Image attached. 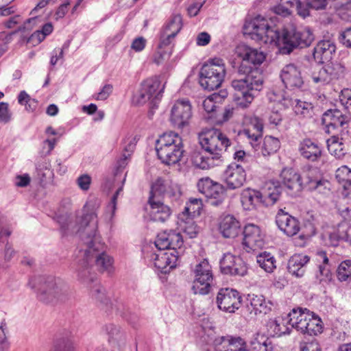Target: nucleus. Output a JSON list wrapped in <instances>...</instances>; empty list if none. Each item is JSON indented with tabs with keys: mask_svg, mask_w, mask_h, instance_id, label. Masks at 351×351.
Masks as SVG:
<instances>
[{
	"mask_svg": "<svg viewBox=\"0 0 351 351\" xmlns=\"http://www.w3.org/2000/svg\"><path fill=\"white\" fill-rule=\"evenodd\" d=\"M58 223L64 234L76 233L86 245V249L80 252L76 271L79 280L84 283L93 282L95 274L91 271L93 263L100 271L107 269L112 265L111 258L104 252V245L97 233V219L95 211L86 213L73 226L70 217L66 215L58 217Z\"/></svg>",
	"mask_w": 351,
	"mask_h": 351,
	"instance_id": "nucleus-1",
	"label": "nucleus"
},
{
	"mask_svg": "<svg viewBox=\"0 0 351 351\" xmlns=\"http://www.w3.org/2000/svg\"><path fill=\"white\" fill-rule=\"evenodd\" d=\"M243 30L244 34L252 40L278 46L282 54H289L296 47H308L313 40V34L308 30L300 32L292 26L286 27L280 32L275 26H271L266 19L260 16L246 21Z\"/></svg>",
	"mask_w": 351,
	"mask_h": 351,
	"instance_id": "nucleus-2",
	"label": "nucleus"
},
{
	"mask_svg": "<svg viewBox=\"0 0 351 351\" xmlns=\"http://www.w3.org/2000/svg\"><path fill=\"white\" fill-rule=\"evenodd\" d=\"M199 141L202 149L208 156L197 154L194 162L201 169L213 166L215 160H219L224 151L230 145V140L226 135L216 129H208L199 134Z\"/></svg>",
	"mask_w": 351,
	"mask_h": 351,
	"instance_id": "nucleus-3",
	"label": "nucleus"
},
{
	"mask_svg": "<svg viewBox=\"0 0 351 351\" xmlns=\"http://www.w3.org/2000/svg\"><path fill=\"white\" fill-rule=\"evenodd\" d=\"M243 75V77L233 80L232 86L237 91L234 94L237 104L245 108L254 99V91H259L261 89L263 78L261 70L246 72Z\"/></svg>",
	"mask_w": 351,
	"mask_h": 351,
	"instance_id": "nucleus-4",
	"label": "nucleus"
},
{
	"mask_svg": "<svg viewBox=\"0 0 351 351\" xmlns=\"http://www.w3.org/2000/svg\"><path fill=\"white\" fill-rule=\"evenodd\" d=\"M158 158L165 165H175L181 160L184 152L182 137L174 132H165L156 142Z\"/></svg>",
	"mask_w": 351,
	"mask_h": 351,
	"instance_id": "nucleus-5",
	"label": "nucleus"
},
{
	"mask_svg": "<svg viewBox=\"0 0 351 351\" xmlns=\"http://www.w3.org/2000/svg\"><path fill=\"white\" fill-rule=\"evenodd\" d=\"M282 187L274 182L267 184L264 194L250 188L245 189L241 194V202L244 209L251 210L260 204L267 206L274 205L280 198Z\"/></svg>",
	"mask_w": 351,
	"mask_h": 351,
	"instance_id": "nucleus-6",
	"label": "nucleus"
},
{
	"mask_svg": "<svg viewBox=\"0 0 351 351\" xmlns=\"http://www.w3.org/2000/svg\"><path fill=\"white\" fill-rule=\"evenodd\" d=\"M71 295L68 286L60 279L47 277L41 278L39 280L37 295L45 303L64 302Z\"/></svg>",
	"mask_w": 351,
	"mask_h": 351,
	"instance_id": "nucleus-7",
	"label": "nucleus"
},
{
	"mask_svg": "<svg viewBox=\"0 0 351 351\" xmlns=\"http://www.w3.org/2000/svg\"><path fill=\"white\" fill-rule=\"evenodd\" d=\"M226 76L225 64L221 59H213L204 64L199 72V84L208 90L219 88Z\"/></svg>",
	"mask_w": 351,
	"mask_h": 351,
	"instance_id": "nucleus-8",
	"label": "nucleus"
},
{
	"mask_svg": "<svg viewBox=\"0 0 351 351\" xmlns=\"http://www.w3.org/2000/svg\"><path fill=\"white\" fill-rule=\"evenodd\" d=\"M236 55L242 61L239 67V73L245 74L252 71L261 70L258 68L265 59V55L261 51L252 48L245 44H240L235 49Z\"/></svg>",
	"mask_w": 351,
	"mask_h": 351,
	"instance_id": "nucleus-9",
	"label": "nucleus"
},
{
	"mask_svg": "<svg viewBox=\"0 0 351 351\" xmlns=\"http://www.w3.org/2000/svg\"><path fill=\"white\" fill-rule=\"evenodd\" d=\"M192 290L195 294L206 295L210 292L213 281L211 266L207 260L196 265Z\"/></svg>",
	"mask_w": 351,
	"mask_h": 351,
	"instance_id": "nucleus-10",
	"label": "nucleus"
},
{
	"mask_svg": "<svg viewBox=\"0 0 351 351\" xmlns=\"http://www.w3.org/2000/svg\"><path fill=\"white\" fill-rule=\"evenodd\" d=\"M197 187L206 197L208 204L214 207H221L223 205L226 195L222 184L207 178L201 179L197 183Z\"/></svg>",
	"mask_w": 351,
	"mask_h": 351,
	"instance_id": "nucleus-11",
	"label": "nucleus"
},
{
	"mask_svg": "<svg viewBox=\"0 0 351 351\" xmlns=\"http://www.w3.org/2000/svg\"><path fill=\"white\" fill-rule=\"evenodd\" d=\"M192 117V106L188 99L177 100L171 110V121L179 128L188 125Z\"/></svg>",
	"mask_w": 351,
	"mask_h": 351,
	"instance_id": "nucleus-12",
	"label": "nucleus"
},
{
	"mask_svg": "<svg viewBox=\"0 0 351 351\" xmlns=\"http://www.w3.org/2000/svg\"><path fill=\"white\" fill-rule=\"evenodd\" d=\"M218 308L228 313H234L241 305L240 293L233 289H221L217 296Z\"/></svg>",
	"mask_w": 351,
	"mask_h": 351,
	"instance_id": "nucleus-13",
	"label": "nucleus"
},
{
	"mask_svg": "<svg viewBox=\"0 0 351 351\" xmlns=\"http://www.w3.org/2000/svg\"><path fill=\"white\" fill-rule=\"evenodd\" d=\"M160 82L159 78L147 79L141 84V87L136 96V101L138 104H143L149 100H158L162 96V87L158 90Z\"/></svg>",
	"mask_w": 351,
	"mask_h": 351,
	"instance_id": "nucleus-14",
	"label": "nucleus"
},
{
	"mask_svg": "<svg viewBox=\"0 0 351 351\" xmlns=\"http://www.w3.org/2000/svg\"><path fill=\"white\" fill-rule=\"evenodd\" d=\"M182 244L183 240L181 234L175 231H165L159 233L155 241V245L160 251L165 250H173L174 252L182 251Z\"/></svg>",
	"mask_w": 351,
	"mask_h": 351,
	"instance_id": "nucleus-15",
	"label": "nucleus"
},
{
	"mask_svg": "<svg viewBox=\"0 0 351 351\" xmlns=\"http://www.w3.org/2000/svg\"><path fill=\"white\" fill-rule=\"evenodd\" d=\"M246 180L244 169L235 163L228 166L223 174V180L228 189L234 190L241 187Z\"/></svg>",
	"mask_w": 351,
	"mask_h": 351,
	"instance_id": "nucleus-16",
	"label": "nucleus"
},
{
	"mask_svg": "<svg viewBox=\"0 0 351 351\" xmlns=\"http://www.w3.org/2000/svg\"><path fill=\"white\" fill-rule=\"evenodd\" d=\"M220 268L224 274L243 276L247 273V267L243 260L230 253L224 254L220 261Z\"/></svg>",
	"mask_w": 351,
	"mask_h": 351,
	"instance_id": "nucleus-17",
	"label": "nucleus"
},
{
	"mask_svg": "<svg viewBox=\"0 0 351 351\" xmlns=\"http://www.w3.org/2000/svg\"><path fill=\"white\" fill-rule=\"evenodd\" d=\"M243 244L248 250H256L263 247V235L258 226L254 224H248L245 226Z\"/></svg>",
	"mask_w": 351,
	"mask_h": 351,
	"instance_id": "nucleus-18",
	"label": "nucleus"
},
{
	"mask_svg": "<svg viewBox=\"0 0 351 351\" xmlns=\"http://www.w3.org/2000/svg\"><path fill=\"white\" fill-rule=\"evenodd\" d=\"M276 223L279 229L289 237L295 235L300 229L298 219L282 209H280L276 215Z\"/></svg>",
	"mask_w": 351,
	"mask_h": 351,
	"instance_id": "nucleus-19",
	"label": "nucleus"
},
{
	"mask_svg": "<svg viewBox=\"0 0 351 351\" xmlns=\"http://www.w3.org/2000/svg\"><path fill=\"white\" fill-rule=\"evenodd\" d=\"M219 231L224 238L233 239L240 234L241 225L234 215H223L219 219Z\"/></svg>",
	"mask_w": 351,
	"mask_h": 351,
	"instance_id": "nucleus-20",
	"label": "nucleus"
},
{
	"mask_svg": "<svg viewBox=\"0 0 351 351\" xmlns=\"http://www.w3.org/2000/svg\"><path fill=\"white\" fill-rule=\"evenodd\" d=\"M183 251L173 250L171 252L160 251L158 254H155L153 258L154 264L161 272L167 273L172 268L176 267L178 257Z\"/></svg>",
	"mask_w": 351,
	"mask_h": 351,
	"instance_id": "nucleus-21",
	"label": "nucleus"
},
{
	"mask_svg": "<svg viewBox=\"0 0 351 351\" xmlns=\"http://www.w3.org/2000/svg\"><path fill=\"white\" fill-rule=\"evenodd\" d=\"M280 178L282 183L293 194H297L304 189L305 184L303 183L301 176L292 168L283 169Z\"/></svg>",
	"mask_w": 351,
	"mask_h": 351,
	"instance_id": "nucleus-22",
	"label": "nucleus"
},
{
	"mask_svg": "<svg viewBox=\"0 0 351 351\" xmlns=\"http://www.w3.org/2000/svg\"><path fill=\"white\" fill-rule=\"evenodd\" d=\"M280 77L287 88H300L304 83L300 71L293 64H287L282 69Z\"/></svg>",
	"mask_w": 351,
	"mask_h": 351,
	"instance_id": "nucleus-23",
	"label": "nucleus"
},
{
	"mask_svg": "<svg viewBox=\"0 0 351 351\" xmlns=\"http://www.w3.org/2000/svg\"><path fill=\"white\" fill-rule=\"evenodd\" d=\"M348 121L349 118L337 109L327 110L322 118V121L328 128V132L330 129H340L341 132L343 131L346 128Z\"/></svg>",
	"mask_w": 351,
	"mask_h": 351,
	"instance_id": "nucleus-24",
	"label": "nucleus"
},
{
	"mask_svg": "<svg viewBox=\"0 0 351 351\" xmlns=\"http://www.w3.org/2000/svg\"><path fill=\"white\" fill-rule=\"evenodd\" d=\"M177 185L173 184L170 180L158 178L152 185L149 198L161 199L164 195L173 196L177 191Z\"/></svg>",
	"mask_w": 351,
	"mask_h": 351,
	"instance_id": "nucleus-25",
	"label": "nucleus"
},
{
	"mask_svg": "<svg viewBox=\"0 0 351 351\" xmlns=\"http://www.w3.org/2000/svg\"><path fill=\"white\" fill-rule=\"evenodd\" d=\"M311 311L306 308H293L288 314L289 324L302 334L306 332L307 323L310 322Z\"/></svg>",
	"mask_w": 351,
	"mask_h": 351,
	"instance_id": "nucleus-26",
	"label": "nucleus"
},
{
	"mask_svg": "<svg viewBox=\"0 0 351 351\" xmlns=\"http://www.w3.org/2000/svg\"><path fill=\"white\" fill-rule=\"evenodd\" d=\"M148 204L150 207L149 215L151 220L162 223L169 218L171 213V209L161 199L149 198Z\"/></svg>",
	"mask_w": 351,
	"mask_h": 351,
	"instance_id": "nucleus-27",
	"label": "nucleus"
},
{
	"mask_svg": "<svg viewBox=\"0 0 351 351\" xmlns=\"http://www.w3.org/2000/svg\"><path fill=\"white\" fill-rule=\"evenodd\" d=\"M315 170H309L306 177L305 185L310 191H316L322 197H328L330 195V183L326 180L313 178Z\"/></svg>",
	"mask_w": 351,
	"mask_h": 351,
	"instance_id": "nucleus-28",
	"label": "nucleus"
},
{
	"mask_svg": "<svg viewBox=\"0 0 351 351\" xmlns=\"http://www.w3.org/2000/svg\"><path fill=\"white\" fill-rule=\"evenodd\" d=\"M336 51L335 43L330 40L319 41L314 49L313 57L321 63L330 62Z\"/></svg>",
	"mask_w": 351,
	"mask_h": 351,
	"instance_id": "nucleus-29",
	"label": "nucleus"
},
{
	"mask_svg": "<svg viewBox=\"0 0 351 351\" xmlns=\"http://www.w3.org/2000/svg\"><path fill=\"white\" fill-rule=\"evenodd\" d=\"M310 257L303 254L293 255L288 261L287 269L290 274L298 278L302 277L305 272Z\"/></svg>",
	"mask_w": 351,
	"mask_h": 351,
	"instance_id": "nucleus-30",
	"label": "nucleus"
},
{
	"mask_svg": "<svg viewBox=\"0 0 351 351\" xmlns=\"http://www.w3.org/2000/svg\"><path fill=\"white\" fill-rule=\"evenodd\" d=\"M250 304L248 309L251 314L255 315L258 314L265 315L271 311V307L268 305L265 298L262 295H248Z\"/></svg>",
	"mask_w": 351,
	"mask_h": 351,
	"instance_id": "nucleus-31",
	"label": "nucleus"
},
{
	"mask_svg": "<svg viewBox=\"0 0 351 351\" xmlns=\"http://www.w3.org/2000/svg\"><path fill=\"white\" fill-rule=\"evenodd\" d=\"M104 329L110 343L119 348L125 344V334L119 325L108 324L105 326Z\"/></svg>",
	"mask_w": 351,
	"mask_h": 351,
	"instance_id": "nucleus-32",
	"label": "nucleus"
},
{
	"mask_svg": "<svg viewBox=\"0 0 351 351\" xmlns=\"http://www.w3.org/2000/svg\"><path fill=\"white\" fill-rule=\"evenodd\" d=\"M299 152L302 156L311 161H315L322 154L319 147L310 139H304L300 143Z\"/></svg>",
	"mask_w": 351,
	"mask_h": 351,
	"instance_id": "nucleus-33",
	"label": "nucleus"
},
{
	"mask_svg": "<svg viewBox=\"0 0 351 351\" xmlns=\"http://www.w3.org/2000/svg\"><path fill=\"white\" fill-rule=\"evenodd\" d=\"M263 129V124L258 120H256L255 123H252L250 128L243 130V134L247 138L250 144L255 151H257L259 148Z\"/></svg>",
	"mask_w": 351,
	"mask_h": 351,
	"instance_id": "nucleus-34",
	"label": "nucleus"
},
{
	"mask_svg": "<svg viewBox=\"0 0 351 351\" xmlns=\"http://www.w3.org/2000/svg\"><path fill=\"white\" fill-rule=\"evenodd\" d=\"M317 260L319 262H322V264L319 265L318 273L316 274L317 278H318L320 282L330 280V267L326 253L324 251L318 252L317 253Z\"/></svg>",
	"mask_w": 351,
	"mask_h": 351,
	"instance_id": "nucleus-35",
	"label": "nucleus"
},
{
	"mask_svg": "<svg viewBox=\"0 0 351 351\" xmlns=\"http://www.w3.org/2000/svg\"><path fill=\"white\" fill-rule=\"evenodd\" d=\"M335 178L342 186L343 193L351 195V169L347 166H342L336 171Z\"/></svg>",
	"mask_w": 351,
	"mask_h": 351,
	"instance_id": "nucleus-36",
	"label": "nucleus"
},
{
	"mask_svg": "<svg viewBox=\"0 0 351 351\" xmlns=\"http://www.w3.org/2000/svg\"><path fill=\"white\" fill-rule=\"evenodd\" d=\"M221 344L228 346L224 351H247L246 342L240 337H222L220 339Z\"/></svg>",
	"mask_w": 351,
	"mask_h": 351,
	"instance_id": "nucleus-37",
	"label": "nucleus"
},
{
	"mask_svg": "<svg viewBox=\"0 0 351 351\" xmlns=\"http://www.w3.org/2000/svg\"><path fill=\"white\" fill-rule=\"evenodd\" d=\"M339 214L344 220L351 221V194L343 193L337 203Z\"/></svg>",
	"mask_w": 351,
	"mask_h": 351,
	"instance_id": "nucleus-38",
	"label": "nucleus"
},
{
	"mask_svg": "<svg viewBox=\"0 0 351 351\" xmlns=\"http://www.w3.org/2000/svg\"><path fill=\"white\" fill-rule=\"evenodd\" d=\"M308 75L312 78L313 82L319 85H324L330 83L329 77L326 69V66L315 64L312 65Z\"/></svg>",
	"mask_w": 351,
	"mask_h": 351,
	"instance_id": "nucleus-39",
	"label": "nucleus"
},
{
	"mask_svg": "<svg viewBox=\"0 0 351 351\" xmlns=\"http://www.w3.org/2000/svg\"><path fill=\"white\" fill-rule=\"evenodd\" d=\"M339 141V137L332 136L327 140V147L329 152L337 158H343L346 154V149L344 143Z\"/></svg>",
	"mask_w": 351,
	"mask_h": 351,
	"instance_id": "nucleus-40",
	"label": "nucleus"
},
{
	"mask_svg": "<svg viewBox=\"0 0 351 351\" xmlns=\"http://www.w3.org/2000/svg\"><path fill=\"white\" fill-rule=\"evenodd\" d=\"M291 105L293 110L297 115L302 117H311L313 112V106L311 103L294 99L291 101Z\"/></svg>",
	"mask_w": 351,
	"mask_h": 351,
	"instance_id": "nucleus-41",
	"label": "nucleus"
},
{
	"mask_svg": "<svg viewBox=\"0 0 351 351\" xmlns=\"http://www.w3.org/2000/svg\"><path fill=\"white\" fill-rule=\"evenodd\" d=\"M138 141V138L136 136L129 137L125 142V145L123 148V152L122 154V157L119 161V167H124L126 165V160L130 157L132 154L133 153L136 143Z\"/></svg>",
	"mask_w": 351,
	"mask_h": 351,
	"instance_id": "nucleus-42",
	"label": "nucleus"
},
{
	"mask_svg": "<svg viewBox=\"0 0 351 351\" xmlns=\"http://www.w3.org/2000/svg\"><path fill=\"white\" fill-rule=\"evenodd\" d=\"M329 77L330 82L334 80L343 78L345 75L346 69L343 64L339 62H331L325 65Z\"/></svg>",
	"mask_w": 351,
	"mask_h": 351,
	"instance_id": "nucleus-43",
	"label": "nucleus"
},
{
	"mask_svg": "<svg viewBox=\"0 0 351 351\" xmlns=\"http://www.w3.org/2000/svg\"><path fill=\"white\" fill-rule=\"evenodd\" d=\"M280 148V141L278 138L271 136L265 137L261 147V154L264 156H269L277 152Z\"/></svg>",
	"mask_w": 351,
	"mask_h": 351,
	"instance_id": "nucleus-44",
	"label": "nucleus"
},
{
	"mask_svg": "<svg viewBox=\"0 0 351 351\" xmlns=\"http://www.w3.org/2000/svg\"><path fill=\"white\" fill-rule=\"evenodd\" d=\"M321 319L313 312H311L310 322L307 323L306 332H304V335L315 336L322 333L323 329Z\"/></svg>",
	"mask_w": 351,
	"mask_h": 351,
	"instance_id": "nucleus-45",
	"label": "nucleus"
},
{
	"mask_svg": "<svg viewBox=\"0 0 351 351\" xmlns=\"http://www.w3.org/2000/svg\"><path fill=\"white\" fill-rule=\"evenodd\" d=\"M275 259L269 253L266 252L260 254L257 256V263L267 272H272L276 267Z\"/></svg>",
	"mask_w": 351,
	"mask_h": 351,
	"instance_id": "nucleus-46",
	"label": "nucleus"
},
{
	"mask_svg": "<svg viewBox=\"0 0 351 351\" xmlns=\"http://www.w3.org/2000/svg\"><path fill=\"white\" fill-rule=\"evenodd\" d=\"M227 95L226 92H223L222 95L214 93L206 98L202 102V106L204 110L208 112H213L216 108L217 104L219 102L222 98H225Z\"/></svg>",
	"mask_w": 351,
	"mask_h": 351,
	"instance_id": "nucleus-47",
	"label": "nucleus"
},
{
	"mask_svg": "<svg viewBox=\"0 0 351 351\" xmlns=\"http://www.w3.org/2000/svg\"><path fill=\"white\" fill-rule=\"evenodd\" d=\"M182 17L180 14L173 16L163 28L162 32L176 36L182 29Z\"/></svg>",
	"mask_w": 351,
	"mask_h": 351,
	"instance_id": "nucleus-48",
	"label": "nucleus"
},
{
	"mask_svg": "<svg viewBox=\"0 0 351 351\" xmlns=\"http://www.w3.org/2000/svg\"><path fill=\"white\" fill-rule=\"evenodd\" d=\"M181 230L186 234L190 238L196 237L198 228L191 218H186V221H181L179 223Z\"/></svg>",
	"mask_w": 351,
	"mask_h": 351,
	"instance_id": "nucleus-49",
	"label": "nucleus"
},
{
	"mask_svg": "<svg viewBox=\"0 0 351 351\" xmlns=\"http://www.w3.org/2000/svg\"><path fill=\"white\" fill-rule=\"evenodd\" d=\"M38 20V18L37 16L32 17L29 19H27L24 24L19 27V29L14 32H12L11 33L12 35H14L16 34L17 32H21L22 33V39H27L29 37V34L34 28V25L36 24V21Z\"/></svg>",
	"mask_w": 351,
	"mask_h": 351,
	"instance_id": "nucleus-50",
	"label": "nucleus"
},
{
	"mask_svg": "<svg viewBox=\"0 0 351 351\" xmlns=\"http://www.w3.org/2000/svg\"><path fill=\"white\" fill-rule=\"evenodd\" d=\"M337 276L341 281H346L351 278V260L344 261L339 265Z\"/></svg>",
	"mask_w": 351,
	"mask_h": 351,
	"instance_id": "nucleus-51",
	"label": "nucleus"
},
{
	"mask_svg": "<svg viewBox=\"0 0 351 351\" xmlns=\"http://www.w3.org/2000/svg\"><path fill=\"white\" fill-rule=\"evenodd\" d=\"M335 230L341 241L351 245V226L346 223H339Z\"/></svg>",
	"mask_w": 351,
	"mask_h": 351,
	"instance_id": "nucleus-52",
	"label": "nucleus"
},
{
	"mask_svg": "<svg viewBox=\"0 0 351 351\" xmlns=\"http://www.w3.org/2000/svg\"><path fill=\"white\" fill-rule=\"evenodd\" d=\"M202 208V201L200 198H190L189 202L185 207V211L193 216L200 214V211Z\"/></svg>",
	"mask_w": 351,
	"mask_h": 351,
	"instance_id": "nucleus-53",
	"label": "nucleus"
},
{
	"mask_svg": "<svg viewBox=\"0 0 351 351\" xmlns=\"http://www.w3.org/2000/svg\"><path fill=\"white\" fill-rule=\"evenodd\" d=\"M54 351H74L73 342L69 339H62L55 346Z\"/></svg>",
	"mask_w": 351,
	"mask_h": 351,
	"instance_id": "nucleus-54",
	"label": "nucleus"
},
{
	"mask_svg": "<svg viewBox=\"0 0 351 351\" xmlns=\"http://www.w3.org/2000/svg\"><path fill=\"white\" fill-rule=\"evenodd\" d=\"M6 324L2 322L0 324V351H8L9 345L5 335Z\"/></svg>",
	"mask_w": 351,
	"mask_h": 351,
	"instance_id": "nucleus-55",
	"label": "nucleus"
},
{
	"mask_svg": "<svg viewBox=\"0 0 351 351\" xmlns=\"http://www.w3.org/2000/svg\"><path fill=\"white\" fill-rule=\"evenodd\" d=\"M92 295L101 303H106L108 299L105 295V289L100 285H95L92 289Z\"/></svg>",
	"mask_w": 351,
	"mask_h": 351,
	"instance_id": "nucleus-56",
	"label": "nucleus"
},
{
	"mask_svg": "<svg viewBox=\"0 0 351 351\" xmlns=\"http://www.w3.org/2000/svg\"><path fill=\"white\" fill-rule=\"evenodd\" d=\"M249 350L250 351H271L272 347L270 342L267 343V341L263 343L253 341Z\"/></svg>",
	"mask_w": 351,
	"mask_h": 351,
	"instance_id": "nucleus-57",
	"label": "nucleus"
},
{
	"mask_svg": "<svg viewBox=\"0 0 351 351\" xmlns=\"http://www.w3.org/2000/svg\"><path fill=\"white\" fill-rule=\"evenodd\" d=\"M76 182L82 190L87 191L90 188L91 178L88 174H83L77 178Z\"/></svg>",
	"mask_w": 351,
	"mask_h": 351,
	"instance_id": "nucleus-58",
	"label": "nucleus"
},
{
	"mask_svg": "<svg viewBox=\"0 0 351 351\" xmlns=\"http://www.w3.org/2000/svg\"><path fill=\"white\" fill-rule=\"evenodd\" d=\"M45 38L42 34L40 30H36L29 36L27 39V43H32L33 45H36L41 43Z\"/></svg>",
	"mask_w": 351,
	"mask_h": 351,
	"instance_id": "nucleus-59",
	"label": "nucleus"
},
{
	"mask_svg": "<svg viewBox=\"0 0 351 351\" xmlns=\"http://www.w3.org/2000/svg\"><path fill=\"white\" fill-rule=\"evenodd\" d=\"M10 114L8 111V104L5 102L0 103V121L7 123L10 120Z\"/></svg>",
	"mask_w": 351,
	"mask_h": 351,
	"instance_id": "nucleus-60",
	"label": "nucleus"
},
{
	"mask_svg": "<svg viewBox=\"0 0 351 351\" xmlns=\"http://www.w3.org/2000/svg\"><path fill=\"white\" fill-rule=\"evenodd\" d=\"M169 57V54L162 50V49H159L154 55L153 62L158 65L162 63Z\"/></svg>",
	"mask_w": 351,
	"mask_h": 351,
	"instance_id": "nucleus-61",
	"label": "nucleus"
},
{
	"mask_svg": "<svg viewBox=\"0 0 351 351\" xmlns=\"http://www.w3.org/2000/svg\"><path fill=\"white\" fill-rule=\"evenodd\" d=\"M309 8L310 6L308 5V2L306 4H303L299 1L296 5L298 14L305 19L306 16H309Z\"/></svg>",
	"mask_w": 351,
	"mask_h": 351,
	"instance_id": "nucleus-62",
	"label": "nucleus"
},
{
	"mask_svg": "<svg viewBox=\"0 0 351 351\" xmlns=\"http://www.w3.org/2000/svg\"><path fill=\"white\" fill-rule=\"evenodd\" d=\"M112 91V86L111 84H106L101 90L97 94L96 99L98 100H105L106 99L109 95L111 94Z\"/></svg>",
	"mask_w": 351,
	"mask_h": 351,
	"instance_id": "nucleus-63",
	"label": "nucleus"
},
{
	"mask_svg": "<svg viewBox=\"0 0 351 351\" xmlns=\"http://www.w3.org/2000/svg\"><path fill=\"white\" fill-rule=\"evenodd\" d=\"M341 41L344 46L351 48V28L346 29L341 34Z\"/></svg>",
	"mask_w": 351,
	"mask_h": 351,
	"instance_id": "nucleus-64",
	"label": "nucleus"
}]
</instances>
